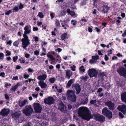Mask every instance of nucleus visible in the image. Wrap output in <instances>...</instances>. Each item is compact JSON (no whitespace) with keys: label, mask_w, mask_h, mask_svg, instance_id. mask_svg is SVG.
Returning <instances> with one entry per match:
<instances>
[{"label":"nucleus","mask_w":126,"mask_h":126,"mask_svg":"<svg viewBox=\"0 0 126 126\" xmlns=\"http://www.w3.org/2000/svg\"><path fill=\"white\" fill-rule=\"evenodd\" d=\"M55 13H50V15L51 19H52L54 18V16Z\"/></svg>","instance_id":"46"},{"label":"nucleus","mask_w":126,"mask_h":126,"mask_svg":"<svg viewBox=\"0 0 126 126\" xmlns=\"http://www.w3.org/2000/svg\"><path fill=\"white\" fill-rule=\"evenodd\" d=\"M59 108L61 111L65 113L66 112V107L62 103L60 104Z\"/></svg>","instance_id":"12"},{"label":"nucleus","mask_w":126,"mask_h":126,"mask_svg":"<svg viewBox=\"0 0 126 126\" xmlns=\"http://www.w3.org/2000/svg\"><path fill=\"white\" fill-rule=\"evenodd\" d=\"M0 76L4 77L5 76V73L4 72H3L0 73Z\"/></svg>","instance_id":"49"},{"label":"nucleus","mask_w":126,"mask_h":126,"mask_svg":"<svg viewBox=\"0 0 126 126\" xmlns=\"http://www.w3.org/2000/svg\"><path fill=\"white\" fill-rule=\"evenodd\" d=\"M65 71H66L65 77L68 79H69L72 75V72L71 70H65Z\"/></svg>","instance_id":"16"},{"label":"nucleus","mask_w":126,"mask_h":126,"mask_svg":"<svg viewBox=\"0 0 126 126\" xmlns=\"http://www.w3.org/2000/svg\"><path fill=\"white\" fill-rule=\"evenodd\" d=\"M19 43L18 41H16L13 43V45L17 47L18 46Z\"/></svg>","instance_id":"40"},{"label":"nucleus","mask_w":126,"mask_h":126,"mask_svg":"<svg viewBox=\"0 0 126 126\" xmlns=\"http://www.w3.org/2000/svg\"><path fill=\"white\" fill-rule=\"evenodd\" d=\"M13 80H17L18 79V78L17 76H15L14 77H13V79H12Z\"/></svg>","instance_id":"55"},{"label":"nucleus","mask_w":126,"mask_h":126,"mask_svg":"<svg viewBox=\"0 0 126 126\" xmlns=\"http://www.w3.org/2000/svg\"><path fill=\"white\" fill-rule=\"evenodd\" d=\"M117 109L119 110L122 112L124 114L126 112V106L125 105L120 106H118Z\"/></svg>","instance_id":"13"},{"label":"nucleus","mask_w":126,"mask_h":126,"mask_svg":"<svg viewBox=\"0 0 126 126\" xmlns=\"http://www.w3.org/2000/svg\"><path fill=\"white\" fill-rule=\"evenodd\" d=\"M96 102V100H91L90 101V103L91 104H93L95 103Z\"/></svg>","instance_id":"41"},{"label":"nucleus","mask_w":126,"mask_h":126,"mask_svg":"<svg viewBox=\"0 0 126 126\" xmlns=\"http://www.w3.org/2000/svg\"><path fill=\"white\" fill-rule=\"evenodd\" d=\"M79 72L80 73H82L85 71V69L84 68V66H82L79 68Z\"/></svg>","instance_id":"27"},{"label":"nucleus","mask_w":126,"mask_h":126,"mask_svg":"<svg viewBox=\"0 0 126 126\" xmlns=\"http://www.w3.org/2000/svg\"><path fill=\"white\" fill-rule=\"evenodd\" d=\"M54 99L53 97L49 96L44 99L45 103L48 105L53 104L54 102Z\"/></svg>","instance_id":"9"},{"label":"nucleus","mask_w":126,"mask_h":126,"mask_svg":"<svg viewBox=\"0 0 126 126\" xmlns=\"http://www.w3.org/2000/svg\"><path fill=\"white\" fill-rule=\"evenodd\" d=\"M121 99L123 102L126 103V92L122 94Z\"/></svg>","instance_id":"23"},{"label":"nucleus","mask_w":126,"mask_h":126,"mask_svg":"<svg viewBox=\"0 0 126 126\" xmlns=\"http://www.w3.org/2000/svg\"><path fill=\"white\" fill-rule=\"evenodd\" d=\"M60 65L59 64H58L56 66V67L57 69H60Z\"/></svg>","instance_id":"63"},{"label":"nucleus","mask_w":126,"mask_h":126,"mask_svg":"<svg viewBox=\"0 0 126 126\" xmlns=\"http://www.w3.org/2000/svg\"><path fill=\"white\" fill-rule=\"evenodd\" d=\"M67 12L68 14H69L72 17H75L77 16V15L75 14L74 12L73 11H71L69 9H67Z\"/></svg>","instance_id":"21"},{"label":"nucleus","mask_w":126,"mask_h":126,"mask_svg":"<svg viewBox=\"0 0 126 126\" xmlns=\"http://www.w3.org/2000/svg\"><path fill=\"white\" fill-rule=\"evenodd\" d=\"M24 78L25 79H27L29 77V75L28 74H24L23 75Z\"/></svg>","instance_id":"47"},{"label":"nucleus","mask_w":126,"mask_h":126,"mask_svg":"<svg viewBox=\"0 0 126 126\" xmlns=\"http://www.w3.org/2000/svg\"><path fill=\"white\" fill-rule=\"evenodd\" d=\"M34 110L36 112L40 113L42 108L41 105L39 103H35L33 104Z\"/></svg>","instance_id":"6"},{"label":"nucleus","mask_w":126,"mask_h":126,"mask_svg":"<svg viewBox=\"0 0 126 126\" xmlns=\"http://www.w3.org/2000/svg\"><path fill=\"white\" fill-rule=\"evenodd\" d=\"M99 75L101 77L106 76V74L105 72H104L100 73L99 74Z\"/></svg>","instance_id":"36"},{"label":"nucleus","mask_w":126,"mask_h":126,"mask_svg":"<svg viewBox=\"0 0 126 126\" xmlns=\"http://www.w3.org/2000/svg\"><path fill=\"white\" fill-rule=\"evenodd\" d=\"M105 105L108 106L109 109L112 110L114 109V104L110 101H108L105 102Z\"/></svg>","instance_id":"11"},{"label":"nucleus","mask_w":126,"mask_h":126,"mask_svg":"<svg viewBox=\"0 0 126 126\" xmlns=\"http://www.w3.org/2000/svg\"><path fill=\"white\" fill-rule=\"evenodd\" d=\"M66 95L67 99L69 101L73 102L76 101V96L75 95L74 92L73 91L68 90L66 93Z\"/></svg>","instance_id":"3"},{"label":"nucleus","mask_w":126,"mask_h":126,"mask_svg":"<svg viewBox=\"0 0 126 126\" xmlns=\"http://www.w3.org/2000/svg\"><path fill=\"white\" fill-rule=\"evenodd\" d=\"M34 53L36 55H37L39 54V52L37 50H35L34 51Z\"/></svg>","instance_id":"50"},{"label":"nucleus","mask_w":126,"mask_h":126,"mask_svg":"<svg viewBox=\"0 0 126 126\" xmlns=\"http://www.w3.org/2000/svg\"><path fill=\"white\" fill-rule=\"evenodd\" d=\"M102 7V12L104 13H106L110 9L109 7L106 5H103Z\"/></svg>","instance_id":"20"},{"label":"nucleus","mask_w":126,"mask_h":126,"mask_svg":"<svg viewBox=\"0 0 126 126\" xmlns=\"http://www.w3.org/2000/svg\"><path fill=\"white\" fill-rule=\"evenodd\" d=\"M38 28L36 27H34L33 29V31H38Z\"/></svg>","instance_id":"54"},{"label":"nucleus","mask_w":126,"mask_h":126,"mask_svg":"<svg viewBox=\"0 0 126 126\" xmlns=\"http://www.w3.org/2000/svg\"><path fill=\"white\" fill-rule=\"evenodd\" d=\"M18 57L17 56H14L13 58V61L14 62H16L17 59Z\"/></svg>","instance_id":"43"},{"label":"nucleus","mask_w":126,"mask_h":126,"mask_svg":"<svg viewBox=\"0 0 126 126\" xmlns=\"http://www.w3.org/2000/svg\"><path fill=\"white\" fill-rule=\"evenodd\" d=\"M78 114L79 115L82 119L89 121L92 117L89 112L87 108L84 107H81L79 109Z\"/></svg>","instance_id":"2"},{"label":"nucleus","mask_w":126,"mask_h":126,"mask_svg":"<svg viewBox=\"0 0 126 126\" xmlns=\"http://www.w3.org/2000/svg\"><path fill=\"white\" fill-rule=\"evenodd\" d=\"M27 100L26 99H25L22 102H19V104L20 107L23 106L26 103Z\"/></svg>","instance_id":"26"},{"label":"nucleus","mask_w":126,"mask_h":126,"mask_svg":"<svg viewBox=\"0 0 126 126\" xmlns=\"http://www.w3.org/2000/svg\"><path fill=\"white\" fill-rule=\"evenodd\" d=\"M88 77L87 76H81L80 77L81 79L82 80H83L84 81H86L88 79Z\"/></svg>","instance_id":"31"},{"label":"nucleus","mask_w":126,"mask_h":126,"mask_svg":"<svg viewBox=\"0 0 126 126\" xmlns=\"http://www.w3.org/2000/svg\"><path fill=\"white\" fill-rule=\"evenodd\" d=\"M38 94H32V96L33 97H34L35 98H36L37 97V96L38 95Z\"/></svg>","instance_id":"61"},{"label":"nucleus","mask_w":126,"mask_h":126,"mask_svg":"<svg viewBox=\"0 0 126 126\" xmlns=\"http://www.w3.org/2000/svg\"><path fill=\"white\" fill-rule=\"evenodd\" d=\"M25 56L26 58H29L30 55L29 54L26 53L25 54Z\"/></svg>","instance_id":"53"},{"label":"nucleus","mask_w":126,"mask_h":126,"mask_svg":"<svg viewBox=\"0 0 126 126\" xmlns=\"http://www.w3.org/2000/svg\"><path fill=\"white\" fill-rule=\"evenodd\" d=\"M47 77L46 74H43L38 76L37 78L39 80L44 81L46 79Z\"/></svg>","instance_id":"17"},{"label":"nucleus","mask_w":126,"mask_h":126,"mask_svg":"<svg viewBox=\"0 0 126 126\" xmlns=\"http://www.w3.org/2000/svg\"><path fill=\"white\" fill-rule=\"evenodd\" d=\"M18 10V8L17 6L15 7L13 9V12H17Z\"/></svg>","instance_id":"35"},{"label":"nucleus","mask_w":126,"mask_h":126,"mask_svg":"<svg viewBox=\"0 0 126 126\" xmlns=\"http://www.w3.org/2000/svg\"><path fill=\"white\" fill-rule=\"evenodd\" d=\"M4 54L2 53H0V60H2L4 57Z\"/></svg>","instance_id":"38"},{"label":"nucleus","mask_w":126,"mask_h":126,"mask_svg":"<svg viewBox=\"0 0 126 126\" xmlns=\"http://www.w3.org/2000/svg\"><path fill=\"white\" fill-rule=\"evenodd\" d=\"M57 61H58L59 63H60L62 59L61 57L59 55H57Z\"/></svg>","instance_id":"34"},{"label":"nucleus","mask_w":126,"mask_h":126,"mask_svg":"<svg viewBox=\"0 0 126 126\" xmlns=\"http://www.w3.org/2000/svg\"><path fill=\"white\" fill-rule=\"evenodd\" d=\"M104 59L106 61H107L108 60L109 58L106 55H105Z\"/></svg>","instance_id":"62"},{"label":"nucleus","mask_w":126,"mask_h":126,"mask_svg":"<svg viewBox=\"0 0 126 126\" xmlns=\"http://www.w3.org/2000/svg\"><path fill=\"white\" fill-rule=\"evenodd\" d=\"M19 86V84L17 83L16 85L14 86H12V88L11 89V90L15 92L17 88Z\"/></svg>","instance_id":"25"},{"label":"nucleus","mask_w":126,"mask_h":126,"mask_svg":"<svg viewBox=\"0 0 126 126\" xmlns=\"http://www.w3.org/2000/svg\"><path fill=\"white\" fill-rule=\"evenodd\" d=\"M56 80V79L55 78L53 77L50 78L49 80L50 83H53Z\"/></svg>","instance_id":"29"},{"label":"nucleus","mask_w":126,"mask_h":126,"mask_svg":"<svg viewBox=\"0 0 126 126\" xmlns=\"http://www.w3.org/2000/svg\"><path fill=\"white\" fill-rule=\"evenodd\" d=\"M73 87L76 91L77 93V94H79L81 90L80 86L78 84H76L74 85Z\"/></svg>","instance_id":"19"},{"label":"nucleus","mask_w":126,"mask_h":126,"mask_svg":"<svg viewBox=\"0 0 126 126\" xmlns=\"http://www.w3.org/2000/svg\"><path fill=\"white\" fill-rule=\"evenodd\" d=\"M33 110L30 105L26 106L23 110V113L27 116L30 115L33 112Z\"/></svg>","instance_id":"4"},{"label":"nucleus","mask_w":126,"mask_h":126,"mask_svg":"<svg viewBox=\"0 0 126 126\" xmlns=\"http://www.w3.org/2000/svg\"><path fill=\"white\" fill-rule=\"evenodd\" d=\"M52 54H54V53L52 51L48 52L47 55V57L50 59L51 60V61L52 60L54 61L55 59V58L53 57Z\"/></svg>","instance_id":"18"},{"label":"nucleus","mask_w":126,"mask_h":126,"mask_svg":"<svg viewBox=\"0 0 126 126\" xmlns=\"http://www.w3.org/2000/svg\"><path fill=\"white\" fill-rule=\"evenodd\" d=\"M88 75L91 78L93 77H96L98 74L97 71L95 69L92 68L88 70Z\"/></svg>","instance_id":"7"},{"label":"nucleus","mask_w":126,"mask_h":126,"mask_svg":"<svg viewBox=\"0 0 126 126\" xmlns=\"http://www.w3.org/2000/svg\"><path fill=\"white\" fill-rule=\"evenodd\" d=\"M75 67L76 66L74 65H73L71 67L72 70L73 71H75Z\"/></svg>","instance_id":"48"},{"label":"nucleus","mask_w":126,"mask_h":126,"mask_svg":"<svg viewBox=\"0 0 126 126\" xmlns=\"http://www.w3.org/2000/svg\"><path fill=\"white\" fill-rule=\"evenodd\" d=\"M66 12L65 11L63 10V11L60 12L59 15L61 16H63L66 14Z\"/></svg>","instance_id":"32"},{"label":"nucleus","mask_w":126,"mask_h":126,"mask_svg":"<svg viewBox=\"0 0 126 126\" xmlns=\"http://www.w3.org/2000/svg\"><path fill=\"white\" fill-rule=\"evenodd\" d=\"M25 31L23 34V38L21 39L22 47L24 49H26L28 45L31 44L30 40L27 34H29L31 31V26L30 25H27L24 28Z\"/></svg>","instance_id":"1"},{"label":"nucleus","mask_w":126,"mask_h":126,"mask_svg":"<svg viewBox=\"0 0 126 126\" xmlns=\"http://www.w3.org/2000/svg\"><path fill=\"white\" fill-rule=\"evenodd\" d=\"M55 24L56 26H58L59 27L60 26V22L58 20H56L55 21Z\"/></svg>","instance_id":"33"},{"label":"nucleus","mask_w":126,"mask_h":126,"mask_svg":"<svg viewBox=\"0 0 126 126\" xmlns=\"http://www.w3.org/2000/svg\"><path fill=\"white\" fill-rule=\"evenodd\" d=\"M38 84L42 88H45L47 86V84L43 81H40L39 82Z\"/></svg>","instance_id":"22"},{"label":"nucleus","mask_w":126,"mask_h":126,"mask_svg":"<svg viewBox=\"0 0 126 126\" xmlns=\"http://www.w3.org/2000/svg\"><path fill=\"white\" fill-rule=\"evenodd\" d=\"M73 79H71L68 81L67 85L68 87H69L73 83Z\"/></svg>","instance_id":"30"},{"label":"nucleus","mask_w":126,"mask_h":126,"mask_svg":"<svg viewBox=\"0 0 126 126\" xmlns=\"http://www.w3.org/2000/svg\"><path fill=\"white\" fill-rule=\"evenodd\" d=\"M57 90L58 92L59 93H61L62 92L63 89L62 88L60 89H57Z\"/></svg>","instance_id":"60"},{"label":"nucleus","mask_w":126,"mask_h":126,"mask_svg":"<svg viewBox=\"0 0 126 126\" xmlns=\"http://www.w3.org/2000/svg\"><path fill=\"white\" fill-rule=\"evenodd\" d=\"M88 30L89 32H92V29L91 28H88Z\"/></svg>","instance_id":"64"},{"label":"nucleus","mask_w":126,"mask_h":126,"mask_svg":"<svg viewBox=\"0 0 126 126\" xmlns=\"http://www.w3.org/2000/svg\"><path fill=\"white\" fill-rule=\"evenodd\" d=\"M122 36L123 37L126 36V30L124 31V32L122 34Z\"/></svg>","instance_id":"57"},{"label":"nucleus","mask_w":126,"mask_h":126,"mask_svg":"<svg viewBox=\"0 0 126 126\" xmlns=\"http://www.w3.org/2000/svg\"><path fill=\"white\" fill-rule=\"evenodd\" d=\"M10 110L8 109H2L0 112V114L3 116H7L10 112Z\"/></svg>","instance_id":"10"},{"label":"nucleus","mask_w":126,"mask_h":126,"mask_svg":"<svg viewBox=\"0 0 126 126\" xmlns=\"http://www.w3.org/2000/svg\"><path fill=\"white\" fill-rule=\"evenodd\" d=\"M98 3L99 5V6H100L101 5L103 4V2L100 0V1Z\"/></svg>","instance_id":"56"},{"label":"nucleus","mask_w":126,"mask_h":126,"mask_svg":"<svg viewBox=\"0 0 126 126\" xmlns=\"http://www.w3.org/2000/svg\"><path fill=\"white\" fill-rule=\"evenodd\" d=\"M117 71L121 76L125 77L126 76V69L124 67H119L117 70Z\"/></svg>","instance_id":"8"},{"label":"nucleus","mask_w":126,"mask_h":126,"mask_svg":"<svg viewBox=\"0 0 126 126\" xmlns=\"http://www.w3.org/2000/svg\"><path fill=\"white\" fill-rule=\"evenodd\" d=\"M88 102V99H86L82 101V103L83 104H87Z\"/></svg>","instance_id":"45"},{"label":"nucleus","mask_w":126,"mask_h":126,"mask_svg":"<svg viewBox=\"0 0 126 126\" xmlns=\"http://www.w3.org/2000/svg\"><path fill=\"white\" fill-rule=\"evenodd\" d=\"M34 41L35 42L38 41H39V38L37 36H35L34 37Z\"/></svg>","instance_id":"51"},{"label":"nucleus","mask_w":126,"mask_h":126,"mask_svg":"<svg viewBox=\"0 0 126 126\" xmlns=\"http://www.w3.org/2000/svg\"><path fill=\"white\" fill-rule=\"evenodd\" d=\"M38 16L41 18H43L44 17V15L41 12H39L38 13Z\"/></svg>","instance_id":"37"},{"label":"nucleus","mask_w":126,"mask_h":126,"mask_svg":"<svg viewBox=\"0 0 126 126\" xmlns=\"http://www.w3.org/2000/svg\"><path fill=\"white\" fill-rule=\"evenodd\" d=\"M67 37V34L66 33H64L62 34L61 36V39L62 40H64Z\"/></svg>","instance_id":"28"},{"label":"nucleus","mask_w":126,"mask_h":126,"mask_svg":"<svg viewBox=\"0 0 126 126\" xmlns=\"http://www.w3.org/2000/svg\"><path fill=\"white\" fill-rule=\"evenodd\" d=\"M71 24H72L73 26L75 25L77 23V21L75 20H72L71 21Z\"/></svg>","instance_id":"39"},{"label":"nucleus","mask_w":126,"mask_h":126,"mask_svg":"<svg viewBox=\"0 0 126 126\" xmlns=\"http://www.w3.org/2000/svg\"><path fill=\"white\" fill-rule=\"evenodd\" d=\"M23 8V5L22 3H20V5L19 6V8L20 9H22Z\"/></svg>","instance_id":"52"},{"label":"nucleus","mask_w":126,"mask_h":126,"mask_svg":"<svg viewBox=\"0 0 126 126\" xmlns=\"http://www.w3.org/2000/svg\"><path fill=\"white\" fill-rule=\"evenodd\" d=\"M98 55L93 56H92V59L89 61V63L91 64L95 63L96 62V60L99 59Z\"/></svg>","instance_id":"14"},{"label":"nucleus","mask_w":126,"mask_h":126,"mask_svg":"<svg viewBox=\"0 0 126 126\" xmlns=\"http://www.w3.org/2000/svg\"><path fill=\"white\" fill-rule=\"evenodd\" d=\"M119 116L121 118H123L124 115L122 114L121 112H119Z\"/></svg>","instance_id":"58"},{"label":"nucleus","mask_w":126,"mask_h":126,"mask_svg":"<svg viewBox=\"0 0 126 126\" xmlns=\"http://www.w3.org/2000/svg\"><path fill=\"white\" fill-rule=\"evenodd\" d=\"M95 117L96 120H98L101 122H103L105 121V118L103 116L100 115H96Z\"/></svg>","instance_id":"15"},{"label":"nucleus","mask_w":126,"mask_h":126,"mask_svg":"<svg viewBox=\"0 0 126 126\" xmlns=\"http://www.w3.org/2000/svg\"><path fill=\"white\" fill-rule=\"evenodd\" d=\"M102 114L106 116L109 119L111 118L112 116V112L108 110L107 107H105L103 109L102 111Z\"/></svg>","instance_id":"5"},{"label":"nucleus","mask_w":126,"mask_h":126,"mask_svg":"<svg viewBox=\"0 0 126 126\" xmlns=\"http://www.w3.org/2000/svg\"><path fill=\"white\" fill-rule=\"evenodd\" d=\"M12 12V10H9L8 11L6 12L5 13V14L6 15H9Z\"/></svg>","instance_id":"42"},{"label":"nucleus","mask_w":126,"mask_h":126,"mask_svg":"<svg viewBox=\"0 0 126 126\" xmlns=\"http://www.w3.org/2000/svg\"><path fill=\"white\" fill-rule=\"evenodd\" d=\"M20 115V112H16L13 114L12 117H13L14 118V119H16L18 118Z\"/></svg>","instance_id":"24"},{"label":"nucleus","mask_w":126,"mask_h":126,"mask_svg":"<svg viewBox=\"0 0 126 126\" xmlns=\"http://www.w3.org/2000/svg\"><path fill=\"white\" fill-rule=\"evenodd\" d=\"M6 53H7L6 55V56H9L11 54V52L8 50H7L6 51Z\"/></svg>","instance_id":"44"},{"label":"nucleus","mask_w":126,"mask_h":126,"mask_svg":"<svg viewBox=\"0 0 126 126\" xmlns=\"http://www.w3.org/2000/svg\"><path fill=\"white\" fill-rule=\"evenodd\" d=\"M12 43V42L11 40H9L7 42V44L9 45H10Z\"/></svg>","instance_id":"59"}]
</instances>
